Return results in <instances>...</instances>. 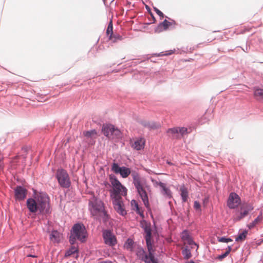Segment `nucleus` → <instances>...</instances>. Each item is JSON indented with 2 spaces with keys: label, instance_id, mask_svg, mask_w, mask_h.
<instances>
[{
  "label": "nucleus",
  "instance_id": "obj_1",
  "mask_svg": "<svg viewBox=\"0 0 263 263\" xmlns=\"http://www.w3.org/2000/svg\"><path fill=\"white\" fill-rule=\"evenodd\" d=\"M26 205L31 218L34 219H47L52 213L50 197L45 192L33 189L32 195L27 198Z\"/></svg>",
  "mask_w": 263,
  "mask_h": 263
},
{
  "label": "nucleus",
  "instance_id": "obj_2",
  "mask_svg": "<svg viewBox=\"0 0 263 263\" xmlns=\"http://www.w3.org/2000/svg\"><path fill=\"white\" fill-rule=\"evenodd\" d=\"M88 205L92 216L101 217L103 223H106L109 220L110 217L105 209L104 202L99 199L93 193L89 200Z\"/></svg>",
  "mask_w": 263,
  "mask_h": 263
},
{
  "label": "nucleus",
  "instance_id": "obj_3",
  "mask_svg": "<svg viewBox=\"0 0 263 263\" xmlns=\"http://www.w3.org/2000/svg\"><path fill=\"white\" fill-rule=\"evenodd\" d=\"M132 176L133 179V183L136 189L138 194L139 195L145 206L148 210H151L148 194L142 185L139 173L136 171H133Z\"/></svg>",
  "mask_w": 263,
  "mask_h": 263
},
{
  "label": "nucleus",
  "instance_id": "obj_4",
  "mask_svg": "<svg viewBox=\"0 0 263 263\" xmlns=\"http://www.w3.org/2000/svg\"><path fill=\"white\" fill-rule=\"evenodd\" d=\"M109 179L112 187V190L110 191L111 198L114 196H118L121 193L124 196L127 195V189L121 184L115 175L112 174H110L109 175Z\"/></svg>",
  "mask_w": 263,
  "mask_h": 263
},
{
  "label": "nucleus",
  "instance_id": "obj_5",
  "mask_svg": "<svg viewBox=\"0 0 263 263\" xmlns=\"http://www.w3.org/2000/svg\"><path fill=\"white\" fill-rule=\"evenodd\" d=\"M70 234L74 236L81 243H85L87 241L88 233L85 225L81 222H78L72 226Z\"/></svg>",
  "mask_w": 263,
  "mask_h": 263
},
{
  "label": "nucleus",
  "instance_id": "obj_6",
  "mask_svg": "<svg viewBox=\"0 0 263 263\" xmlns=\"http://www.w3.org/2000/svg\"><path fill=\"white\" fill-rule=\"evenodd\" d=\"M55 177L59 185L63 189H68L71 185V182L67 171L63 168H59L55 174Z\"/></svg>",
  "mask_w": 263,
  "mask_h": 263
},
{
  "label": "nucleus",
  "instance_id": "obj_7",
  "mask_svg": "<svg viewBox=\"0 0 263 263\" xmlns=\"http://www.w3.org/2000/svg\"><path fill=\"white\" fill-rule=\"evenodd\" d=\"M101 133L107 138H119L122 137L120 130L111 124H103Z\"/></svg>",
  "mask_w": 263,
  "mask_h": 263
},
{
  "label": "nucleus",
  "instance_id": "obj_8",
  "mask_svg": "<svg viewBox=\"0 0 263 263\" xmlns=\"http://www.w3.org/2000/svg\"><path fill=\"white\" fill-rule=\"evenodd\" d=\"M147 249V253H146V251L142 247L138 246L137 247L136 255L141 261L155 256L156 249L155 247H151Z\"/></svg>",
  "mask_w": 263,
  "mask_h": 263
},
{
  "label": "nucleus",
  "instance_id": "obj_9",
  "mask_svg": "<svg viewBox=\"0 0 263 263\" xmlns=\"http://www.w3.org/2000/svg\"><path fill=\"white\" fill-rule=\"evenodd\" d=\"M102 237L104 243L109 247H114L117 243V237L110 230L106 229L103 231Z\"/></svg>",
  "mask_w": 263,
  "mask_h": 263
},
{
  "label": "nucleus",
  "instance_id": "obj_10",
  "mask_svg": "<svg viewBox=\"0 0 263 263\" xmlns=\"http://www.w3.org/2000/svg\"><path fill=\"white\" fill-rule=\"evenodd\" d=\"M111 198L112 199V204L116 211L121 216H125L127 214V212L121 197L118 196L112 197Z\"/></svg>",
  "mask_w": 263,
  "mask_h": 263
},
{
  "label": "nucleus",
  "instance_id": "obj_11",
  "mask_svg": "<svg viewBox=\"0 0 263 263\" xmlns=\"http://www.w3.org/2000/svg\"><path fill=\"white\" fill-rule=\"evenodd\" d=\"M241 203V198L235 192L230 193L228 200L227 206L230 209H235L239 206Z\"/></svg>",
  "mask_w": 263,
  "mask_h": 263
},
{
  "label": "nucleus",
  "instance_id": "obj_12",
  "mask_svg": "<svg viewBox=\"0 0 263 263\" xmlns=\"http://www.w3.org/2000/svg\"><path fill=\"white\" fill-rule=\"evenodd\" d=\"M14 194L15 200L21 201L26 198L27 190L23 185H17L14 190Z\"/></svg>",
  "mask_w": 263,
  "mask_h": 263
},
{
  "label": "nucleus",
  "instance_id": "obj_13",
  "mask_svg": "<svg viewBox=\"0 0 263 263\" xmlns=\"http://www.w3.org/2000/svg\"><path fill=\"white\" fill-rule=\"evenodd\" d=\"M139 123L145 128H147L149 130L157 129L160 127L159 123L155 121H149L145 120H141Z\"/></svg>",
  "mask_w": 263,
  "mask_h": 263
},
{
  "label": "nucleus",
  "instance_id": "obj_14",
  "mask_svg": "<svg viewBox=\"0 0 263 263\" xmlns=\"http://www.w3.org/2000/svg\"><path fill=\"white\" fill-rule=\"evenodd\" d=\"M140 226L145 233L144 236L152 235V230L150 222H148L145 219H142L140 221Z\"/></svg>",
  "mask_w": 263,
  "mask_h": 263
},
{
  "label": "nucleus",
  "instance_id": "obj_15",
  "mask_svg": "<svg viewBox=\"0 0 263 263\" xmlns=\"http://www.w3.org/2000/svg\"><path fill=\"white\" fill-rule=\"evenodd\" d=\"M156 183L158 185L161 189L162 194L168 199H171L172 196V193L171 190L166 186V184L161 181L157 182L156 181Z\"/></svg>",
  "mask_w": 263,
  "mask_h": 263
},
{
  "label": "nucleus",
  "instance_id": "obj_16",
  "mask_svg": "<svg viewBox=\"0 0 263 263\" xmlns=\"http://www.w3.org/2000/svg\"><path fill=\"white\" fill-rule=\"evenodd\" d=\"M181 238L182 240L186 241L189 245H194L198 247L197 244L194 241L188 230H184L182 231Z\"/></svg>",
  "mask_w": 263,
  "mask_h": 263
},
{
  "label": "nucleus",
  "instance_id": "obj_17",
  "mask_svg": "<svg viewBox=\"0 0 263 263\" xmlns=\"http://www.w3.org/2000/svg\"><path fill=\"white\" fill-rule=\"evenodd\" d=\"M240 210L241 211L239 213H235L233 216V220L235 222L240 221L249 214V213L243 209V206H240Z\"/></svg>",
  "mask_w": 263,
  "mask_h": 263
},
{
  "label": "nucleus",
  "instance_id": "obj_18",
  "mask_svg": "<svg viewBox=\"0 0 263 263\" xmlns=\"http://www.w3.org/2000/svg\"><path fill=\"white\" fill-rule=\"evenodd\" d=\"M76 254V258L77 259L79 256V249L78 247L74 246H71L65 252L64 257L67 258L73 254Z\"/></svg>",
  "mask_w": 263,
  "mask_h": 263
},
{
  "label": "nucleus",
  "instance_id": "obj_19",
  "mask_svg": "<svg viewBox=\"0 0 263 263\" xmlns=\"http://www.w3.org/2000/svg\"><path fill=\"white\" fill-rule=\"evenodd\" d=\"M165 17L167 18L171 21H168L165 19L163 22H161V24L163 26V28H164L165 30H166L170 27H171L173 29H175V26L177 25L176 21L167 16H165Z\"/></svg>",
  "mask_w": 263,
  "mask_h": 263
},
{
  "label": "nucleus",
  "instance_id": "obj_20",
  "mask_svg": "<svg viewBox=\"0 0 263 263\" xmlns=\"http://www.w3.org/2000/svg\"><path fill=\"white\" fill-rule=\"evenodd\" d=\"M263 220V213L262 211H261L257 217L251 223L247 224V227L250 229L254 228L256 225L259 223H260Z\"/></svg>",
  "mask_w": 263,
  "mask_h": 263
},
{
  "label": "nucleus",
  "instance_id": "obj_21",
  "mask_svg": "<svg viewBox=\"0 0 263 263\" xmlns=\"http://www.w3.org/2000/svg\"><path fill=\"white\" fill-rule=\"evenodd\" d=\"M179 192L182 202H186L189 198V192L187 188L184 186V184L180 186Z\"/></svg>",
  "mask_w": 263,
  "mask_h": 263
},
{
  "label": "nucleus",
  "instance_id": "obj_22",
  "mask_svg": "<svg viewBox=\"0 0 263 263\" xmlns=\"http://www.w3.org/2000/svg\"><path fill=\"white\" fill-rule=\"evenodd\" d=\"M144 145L145 141L140 138L136 140L132 146L137 151H140L144 148Z\"/></svg>",
  "mask_w": 263,
  "mask_h": 263
},
{
  "label": "nucleus",
  "instance_id": "obj_23",
  "mask_svg": "<svg viewBox=\"0 0 263 263\" xmlns=\"http://www.w3.org/2000/svg\"><path fill=\"white\" fill-rule=\"evenodd\" d=\"M49 238L50 240L54 241L55 242L59 243L60 242V233L58 230H53L49 235Z\"/></svg>",
  "mask_w": 263,
  "mask_h": 263
},
{
  "label": "nucleus",
  "instance_id": "obj_24",
  "mask_svg": "<svg viewBox=\"0 0 263 263\" xmlns=\"http://www.w3.org/2000/svg\"><path fill=\"white\" fill-rule=\"evenodd\" d=\"M130 168L124 166H121V169L120 170V173L119 174L121 175V176L123 178H127L130 174H132Z\"/></svg>",
  "mask_w": 263,
  "mask_h": 263
},
{
  "label": "nucleus",
  "instance_id": "obj_25",
  "mask_svg": "<svg viewBox=\"0 0 263 263\" xmlns=\"http://www.w3.org/2000/svg\"><path fill=\"white\" fill-rule=\"evenodd\" d=\"M248 234L247 230H244L241 232H239L237 236L235 238V241L237 242H241L245 240Z\"/></svg>",
  "mask_w": 263,
  "mask_h": 263
},
{
  "label": "nucleus",
  "instance_id": "obj_26",
  "mask_svg": "<svg viewBox=\"0 0 263 263\" xmlns=\"http://www.w3.org/2000/svg\"><path fill=\"white\" fill-rule=\"evenodd\" d=\"M166 133L168 136L172 138H178V127L168 128L167 130Z\"/></svg>",
  "mask_w": 263,
  "mask_h": 263
},
{
  "label": "nucleus",
  "instance_id": "obj_27",
  "mask_svg": "<svg viewBox=\"0 0 263 263\" xmlns=\"http://www.w3.org/2000/svg\"><path fill=\"white\" fill-rule=\"evenodd\" d=\"M145 240L147 249L155 247L154 240L153 238L152 235L149 236H144Z\"/></svg>",
  "mask_w": 263,
  "mask_h": 263
},
{
  "label": "nucleus",
  "instance_id": "obj_28",
  "mask_svg": "<svg viewBox=\"0 0 263 263\" xmlns=\"http://www.w3.org/2000/svg\"><path fill=\"white\" fill-rule=\"evenodd\" d=\"M108 39L113 43H116L122 41L123 39V37L118 33H112V36L110 37V36H109Z\"/></svg>",
  "mask_w": 263,
  "mask_h": 263
},
{
  "label": "nucleus",
  "instance_id": "obj_29",
  "mask_svg": "<svg viewBox=\"0 0 263 263\" xmlns=\"http://www.w3.org/2000/svg\"><path fill=\"white\" fill-rule=\"evenodd\" d=\"M134 240L132 238H128L125 242L124 247L127 250H132L134 248Z\"/></svg>",
  "mask_w": 263,
  "mask_h": 263
},
{
  "label": "nucleus",
  "instance_id": "obj_30",
  "mask_svg": "<svg viewBox=\"0 0 263 263\" xmlns=\"http://www.w3.org/2000/svg\"><path fill=\"white\" fill-rule=\"evenodd\" d=\"M254 95L258 99H263V89L260 88H255L254 90Z\"/></svg>",
  "mask_w": 263,
  "mask_h": 263
},
{
  "label": "nucleus",
  "instance_id": "obj_31",
  "mask_svg": "<svg viewBox=\"0 0 263 263\" xmlns=\"http://www.w3.org/2000/svg\"><path fill=\"white\" fill-rule=\"evenodd\" d=\"M182 254L185 259H189L192 257L191 250L186 247L182 250Z\"/></svg>",
  "mask_w": 263,
  "mask_h": 263
},
{
  "label": "nucleus",
  "instance_id": "obj_32",
  "mask_svg": "<svg viewBox=\"0 0 263 263\" xmlns=\"http://www.w3.org/2000/svg\"><path fill=\"white\" fill-rule=\"evenodd\" d=\"M106 34L107 36L108 37L110 36V37L112 36V33H114L113 32V25H112V22L111 20L108 24L107 28L106 29Z\"/></svg>",
  "mask_w": 263,
  "mask_h": 263
},
{
  "label": "nucleus",
  "instance_id": "obj_33",
  "mask_svg": "<svg viewBox=\"0 0 263 263\" xmlns=\"http://www.w3.org/2000/svg\"><path fill=\"white\" fill-rule=\"evenodd\" d=\"M121 166L119 165L118 163L114 162L111 165V170L115 174H119L120 173Z\"/></svg>",
  "mask_w": 263,
  "mask_h": 263
},
{
  "label": "nucleus",
  "instance_id": "obj_34",
  "mask_svg": "<svg viewBox=\"0 0 263 263\" xmlns=\"http://www.w3.org/2000/svg\"><path fill=\"white\" fill-rule=\"evenodd\" d=\"M97 133L96 129H91L90 130H85L83 132V135L87 138H91L93 135H97Z\"/></svg>",
  "mask_w": 263,
  "mask_h": 263
},
{
  "label": "nucleus",
  "instance_id": "obj_35",
  "mask_svg": "<svg viewBox=\"0 0 263 263\" xmlns=\"http://www.w3.org/2000/svg\"><path fill=\"white\" fill-rule=\"evenodd\" d=\"M174 51H175V50H170L168 51H166L165 53H164V52H161L159 53H154V54H153V55L156 57H162V56H164V55H171L173 53H174Z\"/></svg>",
  "mask_w": 263,
  "mask_h": 263
},
{
  "label": "nucleus",
  "instance_id": "obj_36",
  "mask_svg": "<svg viewBox=\"0 0 263 263\" xmlns=\"http://www.w3.org/2000/svg\"><path fill=\"white\" fill-rule=\"evenodd\" d=\"M218 241L220 242L228 243L233 241L232 239L230 237L226 236H222L218 238Z\"/></svg>",
  "mask_w": 263,
  "mask_h": 263
},
{
  "label": "nucleus",
  "instance_id": "obj_37",
  "mask_svg": "<svg viewBox=\"0 0 263 263\" xmlns=\"http://www.w3.org/2000/svg\"><path fill=\"white\" fill-rule=\"evenodd\" d=\"M187 133V129L184 127H178V137L179 135L183 136Z\"/></svg>",
  "mask_w": 263,
  "mask_h": 263
},
{
  "label": "nucleus",
  "instance_id": "obj_38",
  "mask_svg": "<svg viewBox=\"0 0 263 263\" xmlns=\"http://www.w3.org/2000/svg\"><path fill=\"white\" fill-rule=\"evenodd\" d=\"M142 261L145 263H159V260L156 256L151 257Z\"/></svg>",
  "mask_w": 263,
  "mask_h": 263
},
{
  "label": "nucleus",
  "instance_id": "obj_39",
  "mask_svg": "<svg viewBox=\"0 0 263 263\" xmlns=\"http://www.w3.org/2000/svg\"><path fill=\"white\" fill-rule=\"evenodd\" d=\"M243 209L249 213L254 209V206L251 203H246L243 206Z\"/></svg>",
  "mask_w": 263,
  "mask_h": 263
},
{
  "label": "nucleus",
  "instance_id": "obj_40",
  "mask_svg": "<svg viewBox=\"0 0 263 263\" xmlns=\"http://www.w3.org/2000/svg\"><path fill=\"white\" fill-rule=\"evenodd\" d=\"M165 30L164 28H163V26L161 24V22L157 25L156 27L155 28V32L156 33H160L162 32L163 31Z\"/></svg>",
  "mask_w": 263,
  "mask_h": 263
},
{
  "label": "nucleus",
  "instance_id": "obj_41",
  "mask_svg": "<svg viewBox=\"0 0 263 263\" xmlns=\"http://www.w3.org/2000/svg\"><path fill=\"white\" fill-rule=\"evenodd\" d=\"M77 240L78 239L76 238L74 236H73L72 234H70L69 242L71 246H74Z\"/></svg>",
  "mask_w": 263,
  "mask_h": 263
},
{
  "label": "nucleus",
  "instance_id": "obj_42",
  "mask_svg": "<svg viewBox=\"0 0 263 263\" xmlns=\"http://www.w3.org/2000/svg\"><path fill=\"white\" fill-rule=\"evenodd\" d=\"M154 10L155 12L160 16V19L163 18L164 17L166 16L157 8L153 7Z\"/></svg>",
  "mask_w": 263,
  "mask_h": 263
},
{
  "label": "nucleus",
  "instance_id": "obj_43",
  "mask_svg": "<svg viewBox=\"0 0 263 263\" xmlns=\"http://www.w3.org/2000/svg\"><path fill=\"white\" fill-rule=\"evenodd\" d=\"M130 203L134 210L139 207L138 202L135 199H132Z\"/></svg>",
  "mask_w": 263,
  "mask_h": 263
},
{
  "label": "nucleus",
  "instance_id": "obj_44",
  "mask_svg": "<svg viewBox=\"0 0 263 263\" xmlns=\"http://www.w3.org/2000/svg\"><path fill=\"white\" fill-rule=\"evenodd\" d=\"M194 208L197 211H201V205L199 201H195L194 202Z\"/></svg>",
  "mask_w": 263,
  "mask_h": 263
},
{
  "label": "nucleus",
  "instance_id": "obj_45",
  "mask_svg": "<svg viewBox=\"0 0 263 263\" xmlns=\"http://www.w3.org/2000/svg\"><path fill=\"white\" fill-rule=\"evenodd\" d=\"M228 255V252H226L225 251L224 253L218 255V256L217 257V259H218L219 260H222L223 259L226 258Z\"/></svg>",
  "mask_w": 263,
  "mask_h": 263
},
{
  "label": "nucleus",
  "instance_id": "obj_46",
  "mask_svg": "<svg viewBox=\"0 0 263 263\" xmlns=\"http://www.w3.org/2000/svg\"><path fill=\"white\" fill-rule=\"evenodd\" d=\"M209 202V197L206 196L204 197L202 200L203 205L204 206H206Z\"/></svg>",
  "mask_w": 263,
  "mask_h": 263
},
{
  "label": "nucleus",
  "instance_id": "obj_47",
  "mask_svg": "<svg viewBox=\"0 0 263 263\" xmlns=\"http://www.w3.org/2000/svg\"><path fill=\"white\" fill-rule=\"evenodd\" d=\"M145 171L148 174H157L156 173H154L153 171H152L150 169L144 168Z\"/></svg>",
  "mask_w": 263,
  "mask_h": 263
},
{
  "label": "nucleus",
  "instance_id": "obj_48",
  "mask_svg": "<svg viewBox=\"0 0 263 263\" xmlns=\"http://www.w3.org/2000/svg\"><path fill=\"white\" fill-rule=\"evenodd\" d=\"M151 17H152V18L153 19V22H152V23H147V25H149V24H151L152 23H155L156 22V18L155 17L154 14L152 12H151Z\"/></svg>",
  "mask_w": 263,
  "mask_h": 263
},
{
  "label": "nucleus",
  "instance_id": "obj_49",
  "mask_svg": "<svg viewBox=\"0 0 263 263\" xmlns=\"http://www.w3.org/2000/svg\"><path fill=\"white\" fill-rule=\"evenodd\" d=\"M134 211H135L136 213L138 214H139V213H141V212H143L140 206H139L137 209H135Z\"/></svg>",
  "mask_w": 263,
  "mask_h": 263
},
{
  "label": "nucleus",
  "instance_id": "obj_50",
  "mask_svg": "<svg viewBox=\"0 0 263 263\" xmlns=\"http://www.w3.org/2000/svg\"><path fill=\"white\" fill-rule=\"evenodd\" d=\"M263 242V239H259L257 242H256V245L257 246H260L262 243Z\"/></svg>",
  "mask_w": 263,
  "mask_h": 263
},
{
  "label": "nucleus",
  "instance_id": "obj_51",
  "mask_svg": "<svg viewBox=\"0 0 263 263\" xmlns=\"http://www.w3.org/2000/svg\"><path fill=\"white\" fill-rule=\"evenodd\" d=\"M26 256L27 257H32V258H36V257H37L36 255H33V254H29L27 255Z\"/></svg>",
  "mask_w": 263,
  "mask_h": 263
},
{
  "label": "nucleus",
  "instance_id": "obj_52",
  "mask_svg": "<svg viewBox=\"0 0 263 263\" xmlns=\"http://www.w3.org/2000/svg\"><path fill=\"white\" fill-rule=\"evenodd\" d=\"M232 250V247L231 246H229L228 247V249L226 251V252H228V254H229V253H230V252Z\"/></svg>",
  "mask_w": 263,
  "mask_h": 263
},
{
  "label": "nucleus",
  "instance_id": "obj_53",
  "mask_svg": "<svg viewBox=\"0 0 263 263\" xmlns=\"http://www.w3.org/2000/svg\"><path fill=\"white\" fill-rule=\"evenodd\" d=\"M140 217L141 218H142V219H144V213H143V212H141V213H139L138 214Z\"/></svg>",
  "mask_w": 263,
  "mask_h": 263
},
{
  "label": "nucleus",
  "instance_id": "obj_54",
  "mask_svg": "<svg viewBox=\"0 0 263 263\" xmlns=\"http://www.w3.org/2000/svg\"><path fill=\"white\" fill-rule=\"evenodd\" d=\"M151 217H152V218L153 219L154 225L156 227L155 221V220H154V216H153L152 213L151 214Z\"/></svg>",
  "mask_w": 263,
  "mask_h": 263
},
{
  "label": "nucleus",
  "instance_id": "obj_55",
  "mask_svg": "<svg viewBox=\"0 0 263 263\" xmlns=\"http://www.w3.org/2000/svg\"><path fill=\"white\" fill-rule=\"evenodd\" d=\"M203 118H204V117H202V118H201V119L199 121V124H203V123H204V122H203V121H202Z\"/></svg>",
  "mask_w": 263,
  "mask_h": 263
},
{
  "label": "nucleus",
  "instance_id": "obj_56",
  "mask_svg": "<svg viewBox=\"0 0 263 263\" xmlns=\"http://www.w3.org/2000/svg\"><path fill=\"white\" fill-rule=\"evenodd\" d=\"M116 3H117V2H115V3L114 4V0H112V1H111V2H110V5H111V6H112L113 5H116Z\"/></svg>",
  "mask_w": 263,
  "mask_h": 263
},
{
  "label": "nucleus",
  "instance_id": "obj_57",
  "mask_svg": "<svg viewBox=\"0 0 263 263\" xmlns=\"http://www.w3.org/2000/svg\"><path fill=\"white\" fill-rule=\"evenodd\" d=\"M166 163L170 165H173V163L171 162H170V161H169L168 160L166 161Z\"/></svg>",
  "mask_w": 263,
  "mask_h": 263
},
{
  "label": "nucleus",
  "instance_id": "obj_58",
  "mask_svg": "<svg viewBox=\"0 0 263 263\" xmlns=\"http://www.w3.org/2000/svg\"><path fill=\"white\" fill-rule=\"evenodd\" d=\"M185 263H195V262L193 260H191L190 261H187Z\"/></svg>",
  "mask_w": 263,
  "mask_h": 263
},
{
  "label": "nucleus",
  "instance_id": "obj_59",
  "mask_svg": "<svg viewBox=\"0 0 263 263\" xmlns=\"http://www.w3.org/2000/svg\"><path fill=\"white\" fill-rule=\"evenodd\" d=\"M104 263H113L112 261H104Z\"/></svg>",
  "mask_w": 263,
  "mask_h": 263
},
{
  "label": "nucleus",
  "instance_id": "obj_60",
  "mask_svg": "<svg viewBox=\"0 0 263 263\" xmlns=\"http://www.w3.org/2000/svg\"><path fill=\"white\" fill-rule=\"evenodd\" d=\"M146 8L150 11V8L148 7V6H146Z\"/></svg>",
  "mask_w": 263,
  "mask_h": 263
},
{
  "label": "nucleus",
  "instance_id": "obj_61",
  "mask_svg": "<svg viewBox=\"0 0 263 263\" xmlns=\"http://www.w3.org/2000/svg\"><path fill=\"white\" fill-rule=\"evenodd\" d=\"M151 181L153 182H154L155 181V180L153 178H151Z\"/></svg>",
  "mask_w": 263,
  "mask_h": 263
},
{
  "label": "nucleus",
  "instance_id": "obj_62",
  "mask_svg": "<svg viewBox=\"0 0 263 263\" xmlns=\"http://www.w3.org/2000/svg\"><path fill=\"white\" fill-rule=\"evenodd\" d=\"M103 1V2L105 3V1L106 0H102Z\"/></svg>",
  "mask_w": 263,
  "mask_h": 263
},
{
  "label": "nucleus",
  "instance_id": "obj_63",
  "mask_svg": "<svg viewBox=\"0 0 263 263\" xmlns=\"http://www.w3.org/2000/svg\"><path fill=\"white\" fill-rule=\"evenodd\" d=\"M260 263H263V262H260Z\"/></svg>",
  "mask_w": 263,
  "mask_h": 263
}]
</instances>
